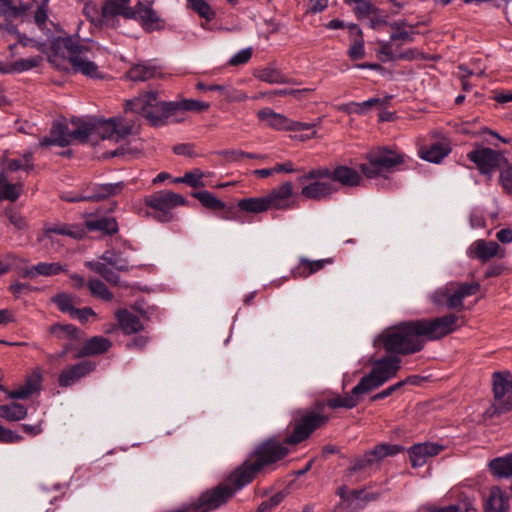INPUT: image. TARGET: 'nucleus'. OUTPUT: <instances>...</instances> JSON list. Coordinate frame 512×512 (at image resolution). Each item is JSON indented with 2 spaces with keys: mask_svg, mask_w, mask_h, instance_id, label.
I'll return each mask as SVG.
<instances>
[{
  "mask_svg": "<svg viewBox=\"0 0 512 512\" xmlns=\"http://www.w3.org/2000/svg\"><path fill=\"white\" fill-rule=\"evenodd\" d=\"M375 342H380L387 353L402 356L422 351L427 343L420 319L401 321L384 329Z\"/></svg>",
  "mask_w": 512,
  "mask_h": 512,
  "instance_id": "nucleus-1",
  "label": "nucleus"
},
{
  "mask_svg": "<svg viewBox=\"0 0 512 512\" xmlns=\"http://www.w3.org/2000/svg\"><path fill=\"white\" fill-rule=\"evenodd\" d=\"M172 101H164L157 91H147L125 103V111H131L145 118L154 128L174 123V110L170 109Z\"/></svg>",
  "mask_w": 512,
  "mask_h": 512,
  "instance_id": "nucleus-2",
  "label": "nucleus"
},
{
  "mask_svg": "<svg viewBox=\"0 0 512 512\" xmlns=\"http://www.w3.org/2000/svg\"><path fill=\"white\" fill-rule=\"evenodd\" d=\"M330 416L310 409H298L293 414L292 432L285 437L284 443L297 445L307 440L314 431L324 427Z\"/></svg>",
  "mask_w": 512,
  "mask_h": 512,
  "instance_id": "nucleus-3",
  "label": "nucleus"
},
{
  "mask_svg": "<svg viewBox=\"0 0 512 512\" xmlns=\"http://www.w3.org/2000/svg\"><path fill=\"white\" fill-rule=\"evenodd\" d=\"M368 163L360 165L361 173L368 179L379 177L384 172L392 173L405 162V155L388 146L373 149L366 155Z\"/></svg>",
  "mask_w": 512,
  "mask_h": 512,
  "instance_id": "nucleus-4",
  "label": "nucleus"
},
{
  "mask_svg": "<svg viewBox=\"0 0 512 512\" xmlns=\"http://www.w3.org/2000/svg\"><path fill=\"white\" fill-rule=\"evenodd\" d=\"M467 159L472 162L478 172L488 181L492 180L494 173L507 163V158L501 150L485 147L480 143L474 144V149L467 153Z\"/></svg>",
  "mask_w": 512,
  "mask_h": 512,
  "instance_id": "nucleus-5",
  "label": "nucleus"
},
{
  "mask_svg": "<svg viewBox=\"0 0 512 512\" xmlns=\"http://www.w3.org/2000/svg\"><path fill=\"white\" fill-rule=\"evenodd\" d=\"M289 454V449L276 436H270L259 442L248 454L250 459L263 471Z\"/></svg>",
  "mask_w": 512,
  "mask_h": 512,
  "instance_id": "nucleus-6",
  "label": "nucleus"
},
{
  "mask_svg": "<svg viewBox=\"0 0 512 512\" xmlns=\"http://www.w3.org/2000/svg\"><path fill=\"white\" fill-rule=\"evenodd\" d=\"M234 495L228 484L219 483L202 492L196 501L190 503V509L192 512H212L228 503Z\"/></svg>",
  "mask_w": 512,
  "mask_h": 512,
  "instance_id": "nucleus-7",
  "label": "nucleus"
},
{
  "mask_svg": "<svg viewBox=\"0 0 512 512\" xmlns=\"http://www.w3.org/2000/svg\"><path fill=\"white\" fill-rule=\"evenodd\" d=\"M404 451L405 447L400 444L379 443L366 451L363 456L356 457L348 468V472L350 475H353L371 467L374 463H378L388 456H395Z\"/></svg>",
  "mask_w": 512,
  "mask_h": 512,
  "instance_id": "nucleus-8",
  "label": "nucleus"
},
{
  "mask_svg": "<svg viewBox=\"0 0 512 512\" xmlns=\"http://www.w3.org/2000/svg\"><path fill=\"white\" fill-rule=\"evenodd\" d=\"M459 317L450 313L432 319H420L426 341H436L458 329Z\"/></svg>",
  "mask_w": 512,
  "mask_h": 512,
  "instance_id": "nucleus-9",
  "label": "nucleus"
},
{
  "mask_svg": "<svg viewBox=\"0 0 512 512\" xmlns=\"http://www.w3.org/2000/svg\"><path fill=\"white\" fill-rule=\"evenodd\" d=\"M260 472H262L260 468L247 456L242 464L229 473L225 483L229 485V488L235 494L237 491L252 483L256 475Z\"/></svg>",
  "mask_w": 512,
  "mask_h": 512,
  "instance_id": "nucleus-10",
  "label": "nucleus"
},
{
  "mask_svg": "<svg viewBox=\"0 0 512 512\" xmlns=\"http://www.w3.org/2000/svg\"><path fill=\"white\" fill-rule=\"evenodd\" d=\"M132 12L134 13V17H125V19L138 21L143 30L148 33L161 31L165 28V21L160 18L151 5L146 6L139 1L135 7L132 8Z\"/></svg>",
  "mask_w": 512,
  "mask_h": 512,
  "instance_id": "nucleus-11",
  "label": "nucleus"
},
{
  "mask_svg": "<svg viewBox=\"0 0 512 512\" xmlns=\"http://www.w3.org/2000/svg\"><path fill=\"white\" fill-rule=\"evenodd\" d=\"M144 203L154 210L171 211L177 206L187 205L188 201L181 194L170 190H161L148 195Z\"/></svg>",
  "mask_w": 512,
  "mask_h": 512,
  "instance_id": "nucleus-12",
  "label": "nucleus"
},
{
  "mask_svg": "<svg viewBox=\"0 0 512 512\" xmlns=\"http://www.w3.org/2000/svg\"><path fill=\"white\" fill-rule=\"evenodd\" d=\"M467 255L470 258L478 259L481 263H486L493 257L504 258L506 251L495 241L478 239L468 247Z\"/></svg>",
  "mask_w": 512,
  "mask_h": 512,
  "instance_id": "nucleus-13",
  "label": "nucleus"
},
{
  "mask_svg": "<svg viewBox=\"0 0 512 512\" xmlns=\"http://www.w3.org/2000/svg\"><path fill=\"white\" fill-rule=\"evenodd\" d=\"M338 190V186L328 178H318L304 185L301 189V195L309 200L322 201L331 198Z\"/></svg>",
  "mask_w": 512,
  "mask_h": 512,
  "instance_id": "nucleus-14",
  "label": "nucleus"
},
{
  "mask_svg": "<svg viewBox=\"0 0 512 512\" xmlns=\"http://www.w3.org/2000/svg\"><path fill=\"white\" fill-rule=\"evenodd\" d=\"M95 369L96 363L93 361L82 360L77 362L60 372L58 384L63 388L70 387Z\"/></svg>",
  "mask_w": 512,
  "mask_h": 512,
  "instance_id": "nucleus-15",
  "label": "nucleus"
},
{
  "mask_svg": "<svg viewBox=\"0 0 512 512\" xmlns=\"http://www.w3.org/2000/svg\"><path fill=\"white\" fill-rule=\"evenodd\" d=\"M444 446L434 442H422L410 446L407 449L409 460L413 468L422 467L431 457L438 455Z\"/></svg>",
  "mask_w": 512,
  "mask_h": 512,
  "instance_id": "nucleus-16",
  "label": "nucleus"
},
{
  "mask_svg": "<svg viewBox=\"0 0 512 512\" xmlns=\"http://www.w3.org/2000/svg\"><path fill=\"white\" fill-rule=\"evenodd\" d=\"M492 386H493V394L495 403L492 405L493 408V414L500 415L501 413L498 412V405L501 402L506 401V398H504L506 395L507 397L512 394V374L510 371H496L492 374Z\"/></svg>",
  "mask_w": 512,
  "mask_h": 512,
  "instance_id": "nucleus-17",
  "label": "nucleus"
},
{
  "mask_svg": "<svg viewBox=\"0 0 512 512\" xmlns=\"http://www.w3.org/2000/svg\"><path fill=\"white\" fill-rule=\"evenodd\" d=\"M324 178H328L332 183H339L345 187H356L362 181L361 174L352 167L346 165H338L334 169L323 167Z\"/></svg>",
  "mask_w": 512,
  "mask_h": 512,
  "instance_id": "nucleus-18",
  "label": "nucleus"
},
{
  "mask_svg": "<svg viewBox=\"0 0 512 512\" xmlns=\"http://www.w3.org/2000/svg\"><path fill=\"white\" fill-rule=\"evenodd\" d=\"M124 187L122 181L116 183L106 184H92L88 186V192H95L96 195L92 196H75L71 198H64L68 202H79V201H101L111 196L119 194Z\"/></svg>",
  "mask_w": 512,
  "mask_h": 512,
  "instance_id": "nucleus-19",
  "label": "nucleus"
},
{
  "mask_svg": "<svg viewBox=\"0 0 512 512\" xmlns=\"http://www.w3.org/2000/svg\"><path fill=\"white\" fill-rule=\"evenodd\" d=\"M112 347V341L104 336H93L84 341L82 346L74 352L73 359L102 355Z\"/></svg>",
  "mask_w": 512,
  "mask_h": 512,
  "instance_id": "nucleus-20",
  "label": "nucleus"
},
{
  "mask_svg": "<svg viewBox=\"0 0 512 512\" xmlns=\"http://www.w3.org/2000/svg\"><path fill=\"white\" fill-rule=\"evenodd\" d=\"M372 370L379 375L385 383L394 378L401 368V359L399 355L389 354L371 361Z\"/></svg>",
  "mask_w": 512,
  "mask_h": 512,
  "instance_id": "nucleus-21",
  "label": "nucleus"
},
{
  "mask_svg": "<svg viewBox=\"0 0 512 512\" xmlns=\"http://www.w3.org/2000/svg\"><path fill=\"white\" fill-rule=\"evenodd\" d=\"M162 69V66L157 63L156 59L146 60L130 67L126 72V77L134 82L146 81L160 76Z\"/></svg>",
  "mask_w": 512,
  "mask_h": 512,
  "instance_id": "nucleus-22",
  "label": "nucleus"
},
{
  "mask_svg": "<svg viewBox=\"0 0 512 512\" xmlns=\"http://www.w3.org/2000/svg\"><path fill=\"white\" fill-rule=\"evenodd\" d=\"M70 130L64 120H55L50 129V135L44 136L40 142V147L59 146L66 147L70 144Z\"/></svg>",
  "mask_w": 512,
  "mask_h": 512,
  "instance_id": "nucleus-23",
  "label": "nucleus"
},
{
  "mask_svg": "<svg viewBox=\"0 0 512 512\" xmlns=\"http://www.w3.org/2000/svg\"><path fill=\"white\" fill-rule=\"evenodd\" d=\"M172 102L173 104L170 105V109L174 110V123L184 121V117L181 115L185 112H202L208 110L210 107L208 102L195 99L181 98Z\"/></svg>",
  "mask_w": 512,
  "mask_h": 512,
  "instance_id": "nucleus-24",
  "label": "nucleus"
},
{
  "mask_svg": "<svg viewBox=\"0 0 512 512\" xmlns=\"http://www.w3.org/2000/svg\"><path fill=\"white\" fill-rule=\"evenodd\" d=\"M117 325L124 335L137 334L144 330V324L140 318L125 308H120L115 312Z\"/></svg>",
  "mask_w": 512,
  "mask_h": 512,
  "instance_id": "nucleus-25",
  "label": "nucleus"
},
{
  "mask_svg": "<svg viewBox=\"0 0 512 512\" xmlns=\"http://www.w3.org/2000/svg\"><path fill=\"white\" fill-rule=\"evenodd\" d=\"M88 231H99L103 235L113 236L118 233L119 225L114 217L101 216L85 220Z\"/></svg>",
  "mask_w": 512,
  "mask_h": 512,
  "instance_id": "nucleus-26",
  "label": "nucleus"
},
{
  "mask_svg": "<svg viewBox=\"0 0 512 512\" xmlns=\"http://www.w3.org/2000/svg\"><path fill=\"white\" fill-rule=\"evenodd\" d=\"M293 195L291 182H285L278 188L273 189L266 197L269 200L270 208L285 210L290 207L286 200Z\"/></svg>",
  "mask_w": 512,
  "mask_h": 512,
  "instance_id": "nucleus-27",
  "label": "nucleus"
},
{
  "mask_svg": "<svg viewBox=\"0 0 512 512\" xmlns=\"http://www.w3.org/2000/svg\"><path fill=\"white\" fill-rule=\"evenodd\" d=\"M485 512H506L509 508V497L500 487L491 488L484 504Z\"/></svg>",
  "mask_w": 512,
  "mask_h": 512,
  "instance_id": "nucleus-28",
  "label": "nucleus"
},
{
  "mask_svg": "<svg viewBox=\"0 0 512 512\" xmlns=\"http://www.w3.org/2000/svg\"><path fill=\"white\" fill-rule=\"evenodd\" d=\"M75 73H81L91 79H104V74L98 70V66L93 62L81 57V55H73L68 57Z\"/></svg>",
  "mask_w": 512,
  "mask_h": 512,
  "instance_id": "nucleus-29",
  "label": "nucleus"
},
{
  "mask_svg": "<svg viewBox=\"0 0 512 512\" xmlns=\"http://www.w3.org/2000/svg\"><path fill=\"white\" fill-rule=\"evenodd\" d=\"M257 117L260 121L265 122L271 128L289 131L291 119L287 118L283 114L276 113L271 108L266 107L259 110Z\"/></svg>",
  "mask_w": 512,
  "mask_h": 512,
  "instance_id": "nucleus-30",
  "label": "nucleus"
},
{
  "mask_svg": "<svg viewBox=\"0 0 512 512\" xmlns=\"http://www.w3.org/2000/svg\"><path fill=\"white\" fill-rule=\"evenodd\" d=\"M451 152V147L447 143L435 142L430 146L422 147L419 151L421 159L438 164Z\"/></svg>",
  "mask_w": 512,
  "mask_h": 512,
  "instance_id": "nucleus-31",
  "label": "nucleus"
},
{
  "mask_svg": "<svg viewBox=\"0 0 512 512\" xmlns=\"http://www.w3.org/2000/svg\"><path fill=\"white\" fill-rule=\"evenodd\" d=\"M49 333L59 340L68 338L71 341L81 342L84 339V331L73 324H61L59 322L49 327Z\"/></svg>",
  "mask_w": 512,
  "mask_h": 512,
  "instance_id": "nucleus-32",
  "label": "nucleus"
},
{
  "mask_svg": "<svg viewBox=\"0 0 512 512\" xmlns=\"http://www.w3.org/2000/svg\"><path fill=\"white\" fill-rule=\"evenodd\" d=\"M385 381L377 375L372 369L365 374L358 384L352 388V394L360 400L361 396L370 393L381 387Z\"/></svg>",
  "mask_w": 512,
  "mask_h": 512,
  "instance_id": "nucleus-33",
  "label": "nucleus"
},
{
  "mask_svg": "<svg viewBox=\"0 0 512 512\" xmlns=\"http://www.w3.org/2000/svg\"><path fill=\"white\" fill-rule=\"evenodd\" d=\"M385 381L377 375L372 369L365 374L358 384L352 388V394L360 400L361 396L370 393L381 387Z\"/></svg>",
  "mask_w": 512,
  "mask_h": 512,
  "instance_id": "nucleus-34",
  "label": "nucleus"
},
{
  "mask_svg": "<svg viewBox=\"0 0 512 512\" xmlns=\"http://www.w3.org/2000/svg\"><path fill=\"white\" fill-rule=\"evenodd\" d=\"M41 58L39 56L27 59H19L14 62H4L0 60V74H16L29 71L39 65Z\"/></svg>",
  "mask_w": 512,
  "mask_h": 512,
  "instance_id": "nucleus-35",
  "label": "nucleus"
},
{
  "mask_svg": "<svg viewBox=\"0 0 512 512\" xmlns=\"http://www.w3.org/2000/svg\"><path fill=\"white\" fill-rule=\"evenodd\" d=\"M131 0H105L103 4L104 16L134 17L132 8L129 6Z\"/></svg>",
  "mask_w": 512,
  "mask_h": 512,
  "instance_id": "nucleus-36",
  "label": "nucleus"
},
{
  "mask_svg": "<svg viewBox=\"0 0 512 512\" xmlns=\"http://www.w3.org/2000/svg\"><path fill=\"white\" fill-rule=\"evenodd\" d=\"M238 210L247 213H262L270 209L269 200L267 197H250L243 198L237 202Z\"/></svg>",
  "mask_w": 512,
  "mask_h": 512,
  "instance_id": "nucleus-37",
  "label": "nucleus"
},
{
  "mask_svg": "<svg viewBox=\"0 0 512 512\" xmlns=\"http://www.w3.org/2000/svg\"><path fill=\"white\" fill-rule=\"evenodd\" d=\"M76 128L70 131V138L78 140L81 144L87 143L89 137L96 133L98 128L97 121H83L78 119L73 121Z\"/></svg>",
  "mask_w": 512,
  "mask_h": 512,
  "instance_id": "nucleus-38",
  "label": "nucleus"
},
{
  "mask_svg": "<svg viewBox=\"0 0 512 512\" xmlns=\"http://www.w3.org/2000/svg\"><path fill=\"white\" fill-rule=\"evenodd\" d=\"M23 185L21 183L8 182L4 170L0 171V201L9 200L15 202L21 195Z\"/></svg>",
  "mask_w": 512,
  "mask_h": 512,
  "instance_id": "nucleus-39",
  "label": "nucleus"
},
{
  "mask_svg": "<svg viewBox=\"0 0 512 512\" xmlns=\"http://www.w3.org/2000/svg\"><path fill=\"white\" fill-rule=\"evenodd\" d=\"M19 6L13 3V0H0V15L5 18H19L26 14L32 7V3L19 2Z\"/></svg>",
  "mask_w": 512,
  "mask_h": 512,
  "instance_id": "nucleus-40",
  "label": "nucleus"
},
{
  "mask_svg": "<svg viewBox=\"0 0 512 512\" xmlns=\"http://www.w3.org/2000/svg\"><path fill=\"white\" fill-rule=\"evenodd\" d=\"M491 473L499 478L512 477V452L489 462Z\"/></svg>",
  "mask_w": 512,
  "mask_h": 512,
  "instance_id": "nucleus-41",
  "label": "nucleus"
},
{
  "mask_svg": "<svg viewBox=\"0 0 512 512\" xmlns=\"http://www.w3.org/2000/svg\"><path fill=\"white\" fill-rule=\"evenodd\" d=\"M83 14L86 17V19L97 28L108 26L109 19L114 17L104 16L103 7L101 8V12H99L97 5L92 1H89L84 4Z\"/></svg>",
  "mask_w": 512,
  "mask_h": 512,
  "instance_id": "nucleus-42",
  "label": "nucleus"
},
{
  "mask_svg": "<svg viewBox=\"0 0 512 512\" xmlns=\"http://www.w3.org/2000/svg\"><path fill=\"white\" fill-rule=\"evenodd\" d=\"M28 409L25 405L12 402L10 404L0 405V417L10 421H20L27 417Z\"/></svg>",
  "mask_w": 512,
  "mask_h": 512,
  "instance_id": "nucleus-43",
  "label": "nucleus"
},
{
  "mask_svg": "<svg viewBox=\"0 0 512 512\" xmlns=\"http://www.w3.org/2000/svg\"><path fill=\"white\" fill-rule=\"evenodd\" d=\"M254 76L263 82H267L269 84H288L290 83V79L283 74L279 69L267 66L257 70L254 73Z\"/></svg>",
  "mask_w": 512,
  "mask_h": 512,
  "instance_id": "nucleus-44",
  "label": "nucleus"
},
{
  "mask_svg": "<svg viewBox=\"0 0 512 512\" xmlns=\"http://www.w3.org/2000/svg\"><path fill=\"white\" fill-rule=\"evenodd\" d=\"M191 196L197 199L201 205L212 211H220L225 208V202L217 198L212 192L208 190L195 191Z\"/></svg>",
  "mask_w": 512,
  "mask_h": 512,
  "instance_id": "nucleus-45",
  "label": "nucleus"
},
{
  "mask_svg": "<svg viewBox=\"0 0 512 512\" xmlns=\"http://www.w3.org/2000/svg\"><path fill=\"white\" fill-rule=\"evenodd\" d=\"M327 407L331 409L345 408L353 409L359 404V399L352 394V390L346 396L336 393L333 397L327 399Z\"/></svg>",
  "mask_w": 512,
  "mask_h": 512,
  "instance_id": "nucleus-46",
  "label": "nucleus"
},
{
  "mask_svg": "<svg viewBox=\"0 0 512 512\" xmlns=\"http://www.w3.org/2000/svg\"><path fill=\"white\" fill-rule=\"evenodd\" d=\"M187 8L198 14L200 18L210 22L215 19L216 12L206 0H186Z\"/></svg>",
  "mask_w": 512,
  "mask_h": 512,
  "instance_id": "nucleus-47",
  "label": "nucleus"
},
{
  "mask_svg": "<svg viewBox=\"0 0 512 512\" xmlns=\"http://www.w3.org/2000/svg\"><path fill=\"white\" fill-rule=\"evenodd\" d=\"M196 88L200 91H217L221 95H223L227 100H242L244 97L234 96V89H230L227 86L219 85V84H205L203 82H198Z\"/></svg>",
  "mask_w": 512,
  "mask_h": 512,
  "instance_id": "nucleus-48",
  "label": "nucleus"
},
{
  "mask_svg": "<svg viewBox=\"0 0 512 512\" xmlns=\"http://www.w3.org/2000/svg\"><path fill=\"white\" fill-rule=\"evenodd\" d=\"M203 176V172L196 168L186 172L182 177L176 178L175 182L187 184L192 188H201L205 186V183L202 181Z\"/></svg>",
  "mask_w": 512,
  "mask_h": 512,
  "instance_id": "nucleus-49",
  "label": "nucleus"
},
{
  "mask_svg": "<svg viewBox=\"0 0 512 512\" xmlns=\"http://www.w3.org/2000/svg\"><path fill=\"white\" fill-rule=\"evenodd\" d=\"M88 288L90 292L105 301H111L113 299V293L108 289L106 284L96 278L88 281Z\"/></svg>",
  "mask_w": 512,
  "mask_h": 512,
  "instance_id": "nucleus-50",
  "label": "nucleus"
},
{
  "mask_svg": "<svg viewBox=\"0 0 512 512\" xmlns=\"http://www.w3.org/2000/svg\"><path fill=\"white\" fill-rule=\"evenodd\" d=\"M499 184L503 191L512 195V163L507 159V163H503V166L499 169Z\"/></svg>",
  "mask_w": 512,
  "mask_h": 512,
  "instance_id": "nucleus-51",
  "label": "nucleus"
},
{
  "mask_svg": "<svg viewBox=\"0 0 512 512\" xmlns=\"http://www.w3.org/2000/svg\"><path fill=\"white\" fill-rule=\"evenodd\" d=\"M34 270L38 272V275L42 276H54L67 271L66 266L61 265L58 262H39L34 265Z\"/></svg>",
  "mask_w": 512,
  "mask_h": 512,
  "instance_id": "nucleus-52",
  "label": "nucleus"
},
{
  "mask_svg": "<svg viewBox=\"0 0 512 512\" xmlns=\"http://www.w3.org/2000/svg\"><path fill=\"white\" fill-rule=\"evenodd\" d=\"M107 123L110 132H115L118 139H123L132 134L133 124H123L121 120L116 117L107 119Z\"/></svg>",
  "mask_w": 512,
  "mask_h": 512,
  "instance_id": "nucleus-53",
  "label": "nucleus"
},
{
  "mask_svg": "<svg viewBox=\"0 0 512 512\" xmlns=\"http://www.w3.org/2000/svg\"><path fill=\"white\" fill-rule=\"evenodd\" d=\"M392 42L390 39L378 42L380 47L376 51V56L381 63L396 62V53L393 52Z\"/></svg>",
  "mask_w": 512,
  "mask_h": 512,
  "instance_id": "nucleus-54",
  "label": "nucleus"
},
{
  "mask_svg": "<svg viewBox=\"0 0 512 512\" xmlns=\"http://www.w3.org/2000/svg\"><path fill=\"white\" fill-rule=\"evenodd\" d=\"M51 301L62 313H68L70 315L75 308L71 296L65 292L56 294L51 298Z\"/></svg>",
  "mask_w": 512,
  "mask_h": 512,
  "instance_id": "nucleus-55",
  "label": "nucleus"
},
{
  "mask_svg": "<svg viewBox=\"0 0 512 512\" xmlns=\"http://www.w3.org/2000/svg\"><path fill=\"white\" fill-rule=\"evenodd\" d=\"M364 38H353L352 43L347 51L348 57L352 61H358L365 57Z\"/></svg>",
  "mask_w": 512,
  "mask_h": 512,
  "instance_id": "nucleus-56",
  "label": "nucleus"
},
{
  "mask_svg": "<svg viewBox=\"0 0 512 512\" xmlns=\"http://www.w3.org/2000/svg\"><path fill=\"white\" fill-rule=\"evenodd\" d=\"M132 309L140 314V316L147 321L152 319V316L158 311L156 306H149L144 299L135 301Z\"/></svg>",
  "mask_w": 512,
  "mask_h": 512,
  "instance_id": "nucleus-57",
  "label": "nucleus"
},
{
  "mask_svg": "<svg viewBox=\"0 0 512 512\" xmlns=\"http://www.w3.org/2000/svg\"><path fill=\"white\" fill-rule=\"evenodd\" d=\"M63 46L65 50L68 51L69 56L72 57L73 55H81L87 48L79 43V41L74 40L72 36L68 35L65 37H62Z\"/></svg>",
  "mask_w": 512,
  "mask_h": 512,
  "instance_id": "nucleus-58",
  "label": "nucleus"
},
{
  "mask_svg": "<svg viewBox=\"0 0 512 512\" xmlns=\"http://www.w3.org/2000/svg\"><path fill=\"white\" fill-rule=\"evenodd\" d=\"M4 213L10 224H12L18 230H24L27 228V222L25 218L13 207H7Z\"/></svg>",
  "mask_w": 512,
  "mask_h": 512,
  "instance_id": "nucleus-59",
  "label": "nucleus"
},
{
  "mask_svg": "<svg viewBox=\"0 0 512 512\" xmlns=\"http://www.w3.org/2000/svg\"><path fill=\"white\" fill-rule=\"evenodd\" d=\"M449 288L447 286L440 287L433 291L430 295V301L437 307H446L448 303Z\"/></svg>",
  "mask_w": 512,
  "mask_h": 512,
  "instance_id": "nucleus-60",
  "label": "nucleus"
},
{
  "mask_svg": "<svg viewBox=\"0 0 512 512\" xmlns=\"http://www.w3.org/2000/svg\"><path fill=\"white\" fill-rule=\"evenodd\" d=\"M377 12H379V9L367 0H361L354 8V13L359 20Z\"/></svg>",
  "mask_w": 512,
  "mask_h": 512,
  "instance_id": "nucleus-61",
  "label": "nucleus"
},
{
  "mask_svg": "<svg viewBox=\"0 0 512 512\" xmlns=\"http://www.w3.org/2000/svg\"><path fill=\"white\" fill-rule=\"evenodd\" d=\"M23 440V436L0 424V443L13 444Z\"/></svg>",
  "mask_w": 512,
  "mask_h": 512,
  "instance_id": "nucleus-62",
  "label": "nucleus"
},
{
  "mask_svg": "<svg viewBox=\"0 0 512 512\" xmlns=\"http://www.w3.org/2000/svg\"><path fill=\"white\" fill-rule=\"evenodd\" d=\"M85 223L82 224H66V235L75 240H82L87 233Z\"/></svg>",
  "mask_w": 512,
  "mask_h": 512,
  "instance_id": "nucleus-63",
  "label": "nucleus"
},
{
  "mask_svg": "<svg viewBox=\"0 0 512 512\" xmlns=\"http://www.w3.org/2000/svg\"><path fill=\"white\" fill-rule=\"evenodd\" d=\"M480 289V284L478 282H463L457 284L456 291L463 297L466 298L468 296H472L476 294Z\"/></svg>",
  "mask_w": 512,
  "mask_h": 512,
  "instance_id": "nucleus-64",
  "label": "nucleus"
}]
</instances>
